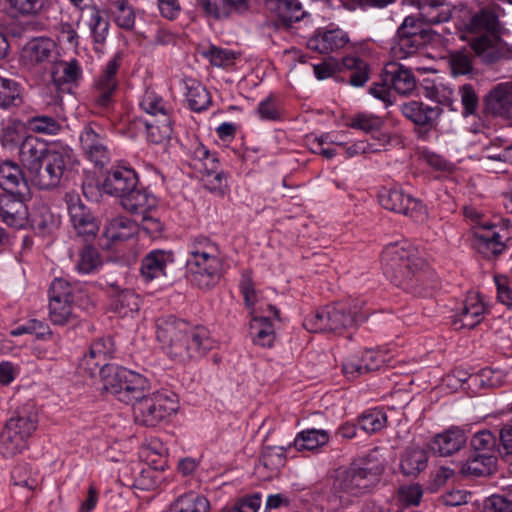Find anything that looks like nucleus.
<instances>
[{
  "mask_svg": "<svg viewBox=\"0 0 512 512\" xmlns=\"http://www.w3.org/2000/svg\"><path fill=\"white\" fill-rule=\"evenodd\" d=\"M0 186L7 193H17V195H26L29 191L21 167L11 160L0 162Z\"/></svg>",
  "mask_w": 512,
  "mask_h": 512,
  "instance_id": "27",
  "label": "nucleus"
},
{
  "mask_svg": "<svg viewBox=\"0 0 512 512\" xmlns=\"http://www.w3.org/2000/svg\"><path fill=\"white\" fill-rule=\"evenodd\" d=\"M350 42L348 34L340 28L317 30L307 41L308 49L328 54L343 49Z\"/></svg>",
  "mask_w": 512,
  "mask_h": 512,
  "instance_id": "22",
  "label": "nucleus"
},
{
  "mask_svg": "<svg viewBox=\"0 0 512 512\" xmlns=\"http://www.w3.org/2000/svg\"><path fill=\"white\" fill-rule=\"evenodd\" d=\"M37 423L38 414L34 404L26 403L14 412L5 425L27 441L36 430Z\"/></svg>",
  "mask_w": 512,
  "mask_h": 512,
  "instance_id": "29",
  "label": "nucleus"
},
{
  "mask_svg": "<svg viewBox=\"0 0 512 512\" xmlns=\"http://www.w3.org/2000/svg\"><path fill=\"white\" fill-rule=\"evenodd\" d=\"M397 31L415 39L423 41L428 39V31L423 27V23L414 16H407Z\"/></svg>",
  "mask_w": 512,
  "mask_h": 512,
  "instance_id": "62",
  "label": "nucleus"
},
{
  "mask_svg": "<svg viewBox=\"0 0 512 512\" xmlns=\"http://www.w3.org/2000/svg\"><path fill=\"white\" fill-rule=\"evenodd\" d=\"M261 465L272 474L279 471L286 464V449L282 446H266L260 458Z\"/></svg>",
  "mask_w": 512,
  "mask_h": 512,
  "instance_id": "46",
  "label": "nucleus"
},
{
  "mask_svg": "<svg viewBox=\"0 0 512 512\" xmlns=\"http://www.w3.org/2000/svg\"><path fill=\"white\" fill-rule=\"evenodd\" d=\"M452 11L451 5H444L420 10V14L426 23L434 25L448 22L452 18Z\"/></svg>",
  "mask_w": 512,
  "mask_h": 512,
  "instance_id": "61",
  "label": "nucleus"
},
{
  "mask_svg": "<svg viewBox=\"0 0 512 512\" xmlns=\"http://www.w3.org/2000/svg\"><path fill=\"white\" fill-rule=\"evenodd\" d=\"M115 15L117 25L123 29L131 30L135 24V13L128 0H108Z\"/></svg>",
  "mask_w": 512,
  "mask_h": 512,
  "instance_id": "47",
  "label": "nucleus"
},
{
  "mask_svg": "<svg viewBox=\"0 0 512 512\" xmlns=\"http://www.w3.org/2000/svg\"><path fill=\"white\" fill-rule=\"evenodd\" d=\"M330 436L327 430L324 429H306L299 432L291 446L295 447L297 451H314L328 444Z\"/></svg>",
  "mask_w": 512,
  "mask_h": 512,
  "instance_id": "36",
  "label": "nucleus"
},
{
  "mask_svg": "<svg viewBox=\"0 0 512 512\" xmlns=\"http://www.w3.org/2000/svg\"><path fill=\"white\" fill-rule=\"evenodd\" d=\"M49 320L64 326L74 323L79 315L75 305V287L63 278H56L49 288Z\"/></svg>",
  "mask_w": 512,
  "mask_h": 512,
  "instance_id": "8",
  "label": "nucleus"
},
{
  "mask_svg": "<svg viewBox=\"0 0 512 512\" xmlns=\"http://www.w3.org/2000/svg\"><path fill=\"white\" fill-rule=\"evenodd\" d=\"M484 111L508 119L512 113V85L498 84L484 97Z\"/></svg>",
  "mask_w": 512,
  "mask_h": 512,
  "instance_id": "26",
  "label": "nucleus"
},
{
  "mask_svg": "<svg viewBox=\"0 0 512 512\" xmlns=\"http://www.w3.org/2000/svg\"><path fill=\"white\" fill-rule=\"evenodd\" d=\"M211 65L216 67H228L232 65L237 57L236 53L230 49L210 45L201 52Z\"/></svg>",
  "mask_w": 512,
  "mask_h": 512,
  "instance_id": "52",
  "label": "nucleus"
},
{
  "mask_svg": "<svg viewBox=\"0 0 512 512\" xmlns=\"http://www.w3.org/2000/svg\"><path fill=\"white\" fill-rule=\"evenodd\" d=\"M138 232V224L127 217H116L109 221L104 236L112 243L127 241Z\"/></svg>",
  "mask_w": 512,
  "mask_h": 512,
  "instance_id": "35",
  "label": "nucleus"
},
{
  "mask_svg": "<svg viewBox=\"0 0 512 512\" xmlns=\"http://www.w3.org/2000/svg\"><path fill=\"white\" fill-rule=\"evenodd\" d=\"M220 249L216 243L205 236L195 237L189 245L186 260V277L200 289L215 286L222 270Z\"/></svg>",
  "mask_w": 512,
  "mask_h": 512,
  "instance_id": "6",
  "label": "nucleus"
},
{
  "mask_svg": "<svg viewBox=\"0 0 512 512\" xmlns=\"http://www.w3.org/2000/svg\"><path fill=\"white\" fill-rule=\"evenodd\" d=\"M186 97L190 108L196 112L205 110L211 102L207 89L198 83L188 88Z\"/></svg>",
  "mask_w": 512,
  "mask_h": 512,
  "instance_id": "56",
  "label": "nucleus"
},
{
  "mask_svg": "<svg viewBox=\"0 0 512 512\" xmlns=\"http://www.w3.org/2000/svg\"><path fill=\"white\" fill-rule=\"evenodd\" d=\"M119 67V58L114 56L108 61L95 83L94 102L100 108H108L113 101V94L118 85L116 75Z\"/></svg>",
  "mask_w": 512,
  "mask_h": 512,
  "instance_id": "19",
  "label": "nucleus"
},
{
  "mask_svg": "<svg viewBox=\"0 0 512 512\" xmlns=\"http://www.w3.org/2000/svg\"><path fill=\"white\" fill-rule=\"evenodd\" d=\"M342 68L350 71L349 83L355 87L363 86L369 79L368 64L356 56H347L341 62L334 58L325 59L319 64L313 65L314 74L317 79L324 80L333 76Z\"/></svg>",
  "mask_w": 512,
  "mask_h": 512,
  "instance_id": "12",
  "label": "nucleus"
},
{
  "mask_svg": "<svg viewBox=\"0 0 512 512\" xmlns=\"http://www.w3.org/2000/svg\"><path fill=\"white\" fill-rule=\"evenodd\" d=\"M11 478L15 486L33 490L38 485L37 472L33 471L29 464H19L11 472Z\"/></svg>",
  "mask_w": 512,
  "mask_h": 512,
  "instance_id": "53",
  "label": "nucleus"
},
{
  "mask_svg": "<svg viewBox=\"0 0 512 512\" xmlns=\"http://www.w3.org/2000/svg\"><path fill=\"white\" fill-rule=\"evenodd\" d=\"M449 65L454 76L469 75L473 72L472 55L467 51H456L449 56Z\"/></svg>",
  "mask_w": 512,
  "mask_h": 512,
  "instance_id": "57",
  "label": "nucleus"
},
{
  "mask_svg": "<svg viewBox=\"0 0 512 512\" xmlns=\"http://www.w3.org/2000/svg\"><path fill=\"white\" fill-rule=\"evenodd\" d=\"M209 500L194 491L178 496L170 505V512H209Z\"/></svg>",
  "mask_w": 512,
  "mask_h": 512,
  "instance_id": "38",
  "label": "nucleus"
},
{
  "mask_svg": "<svg viewBox=\"0 0 512 512\" xmlns=\"http://www.w3.org/2000/svg\"><path fill=\"white\" fill-rule=\"evenodd\" d=\"M501 30L494 7L480 9L464 24L470 47L483 63L493 64L506 57L508 49L501 38Z\"/></svg>",
  "mask_w": 512,
  "mask_h": 512,
  "instance_id": "4",
  "label": "nucleus"
},
{
  "mask_svg": "<svg viewBox=\"0 0 512 512\" xmlns=\"http://www.w3.org/2000/svg\"><path fill=\"white\" fill-rule=\"evenodd\" d=\"M84 155L96 166L103 167L110 161V151L102 128L86 125L79 136Z\"/></svg>",
  "mask_w": 512,
  "mask_h": 512,
  "instance_id": "14",
  "label": "nucleus"
},
{
  "mask_svg": "<svg viewBox=\"0 0 512 512\" xmlns=\"http://www.w3.org/2000/svg\"><path fill=\"white\" fill-rule=\"evenodd\" d=\"M381 80L403 96L411 95L417 87L413 72L398 62H389L384 66Z\"/></svg>",
  "mask_w": 512,
  "mask_h": 512,
  "instance_id": "20",
  "label": "nucleus"
},
{
  "mask_svg": "<svg viewBox=\"0 0 512 512\" xmlns=\"http://www.w3.org/2000/svg\"><path fill=\"white\" fill-rule=\"evenodd\" d=\"M387 423V415L380 409H370L358 417L360 428L366 433H376Z\"/></svg>",
  "mask_w": 512,
  "mask_h": 512,
  "instance_id": "50",
  "label": "nucleus"
},
{
  "mask_svg": "<svg viewBox=\"0 0 512 512\" xmlns=\"http://www.w3.org/2000/svg\"><path fill=\"white\" fill-rule=\"evenodd\" d=\"M190 166L199 174L205 186L211 191H223L227 186V179L216 154L210 151L201 143H198L191 152Z\"/></svg>",
  "mask_w": 512,
  "mask_h": 512,
  "instance_id": "10",
  "label": "nucleus"
},
{
  "mask_svg": "<svg viewBox=\"0 0 512 512\" xmlns=\"http://www.w3.org/2000/svg\"><path fill=\"white\" fill-rule=\"evenodd\" d=\"M68 213L73 228L78 236L85 240L93 239L99 231V222L93 213L78 197H71L68 202Z\"/></svg>",
  "mask_w": 512,
  "mask_h": 512,
  "instance_id": "16",
  "label": "nucleus"
},
{
  "mask_svg": "<svg viewBox=\"0 0 512 512\" xmlns=\"http://www.w3.org/2000/svg\"><path fill=\"white\" fill-rule=\"evenodd\" d=\"M384 274L398 287L421 295L420 286L424 280V259L419 252L406 244L387 245L381 255Z\"/></svg>",
  "mask_w": 512,
  "mask_h": 512,
  "instance_id": "5",
  "label": "nucleus"
},
{
  "mask_svg": "<svg viewBox=\"0 0 512 512\" xmlns=\"http://www.w3.org/2000/svg\"><path fill=\"white\" fill-rule=\"evenodd\" d=\"M0 217L10 227L25 228L30 220L28 208L25 204V195H17V193L1 194Z\"/></svg>",
  "mask_w": 512,
  "mask_h": 512,
  "instance_id": "15",
  "label": "nucleus"
},
{
  "mask_svg": "<svg viewBox=\"0 0 512 512\" xmlns=\"http://www.w3.org/2000/svg\"><path fill=\"white\" fill-rule=\"evenodd\" d=\"M466 443L465 432L460 428L452 427L433 436L428 446L435 455L447 457L460 451Z\"/></svg>",
  "mask_w": 512,
  "mask_h": 512,
  "instance_id": "24",
  "label": "nucleus"
},
{
  "mask_svg": "<svg viewBox=\"0 0 512 512\" xmlns=\"http://www.w3.org/2000/svg\"><path fill=\"white\" fill-rule=\"evenodd\" d=\"M50 149L47 144L35 136L28 135L19 146V161L33 177L34 174L41 168L43 161Z\"/></svg>",
  "mask_w": 512,
  "mask_h": 512,
  "instance_id": "25",
  "label": "nucleus"
},
{
  "mask_svg": "<svg viewBox=\"0 0 512 512\" xmlns=\"http://www.w3.org/2000/svg\"><path fill=\"white\" fill-rule=\"evenodd\" d=\"M378 199L383 208L403 214L415 222H423L427 219L426 206L419 199L404 193L400 188H382L379 191Z\"/></svg>",
  "mask_w": 512,
  "mask_h": 512,
  "instance_id": "11",
  "label": "nucleus"
},
{
  "mask_svg": "<svg viewBox=\"0 0 512 512\" xmlns=\"http://www.w3.org/2000/svg\"><path fill=\"white\" fill-rule=\"evenodd\" d=\"M27 441L6 425L0 433V453L6 457H13L21 453Z\"/></svg>",
  "mask_w": 512,
  "mask_h": 512,
  "instance_id": "44",
  "label": "nucleus"
},
{
  "mask_svg": "<svg viewBox=\"0 0 512 512\" xmlns=\"http://www.w3.org/2000/svg\"><path fill=\"white\" fill-rule=\"evenodd\" d=\"M104 390L120 401L133 405L135 421L146 427H156L168 421L179 409L177 395L157 391L145 395L148 382L142 375L128 369H109L104 374Z\"/></svg>",
  "mask_w": 512,
  "mask_h": 512,
  "instance_id": "1",
  "label": "nucleus"
},
{
  "mask_svg": "<svg viewBox=\"0 0 512 512\" xmlns=\"http://www.w3.org/2000/svg\"><path fill=\"white\" fill-rule=\"evenodd\" d=\"M139 105L146 113L154 116L161 115L163 118H167L171 112L170 105L151 88L145 90Z\"/></svg>",
  "mask_w": 512,
  "mask_h": 512,
  "instance_id": "43",
  "label": "nucleus"
},
{
  "mask_svg": "<svg viewBox=\"0 0 512 512\" xmlns=\"http://www.w3.org/2000/svg\"><path fill=\"white\" fill-rule=\"evenodd\" d=\"M250 328L256 344L262 347L273 345L275 339L274 328L268 316H254Z\"/></svg>",
  "mask_w": 512,
  "mask_h": 512,
  "instance_id": "41",
  "label": "nucleus"
},
{
  "mask_svg": "<svg viewBox=\"0 0 512 512\" xmlns=\"http://www.w3.org/2000/svg\"><path fill=\"white\" fill-rule=\"evenodd\" d=\"M383 466L372 460V455L353 461L341 471L325 494L327 509L339 511L353 499L368 493L378 481Z\"/></svg>",
  "mask_w": 512,
  "mask_h": 512,
  "instance_id": "3",
  "label": "nucleus"
},
{
  "mask_svg": "<svg viewBox=\"0 0 512 512\" xmlns=\"http://www.w3.org/2000/svg\"><path fill=\"white\" fill-rule=\"evenodd\" d=\"M21 103L19 84L8 78L0 77V108L18 106Z\"/></svg>",
  "mask_w": 512,
  "mask_h": 512,
  "instance_id": "51",
  "label": "nucleus"
},
{
  "mask_svg": "<svg viewBox=\"0 0 512 512\" xmlns=\"http://www.w3.org/2000/svg\"><path fill=\"white\" fill-rule=\"evenodd\" d=\"M121 205L125 210L141 215L154 206V199L136 186L121 199Z\"/></svg>",
  "mask_w": 512,
  "mask_h": 512,
  "instance_id": "40",
  "label": "nucleus"
},
{
  "mask_svg": "<svg viewBox=\"0 0 512 512\" xmlns=\"http://www.w3.org/2000/svg\"><path fill=\"white\" fill-rule=\"evenodd\" d=\"M73 153L69 148L50 149L43 165L32 177V181L40 189L48 190L57 187L65 173L72 169Z\"/></svg>",
  "mask_w": 512,
  "mask_h": 512,
  "instance_id": "9",
  "label": "nucleus"
},
{
  "mask_svg": "<svg viewBox=\"0 0 512 512\" xmlns=\"http://www.w3.org/2000/svg\"><path fill=\"white\" fill-rule=\"evenodd\" d=\"M474 238L475 248L488 259L496 258L506 250V232L494 225L478 228L474 232Z\"/></svg>",
  "mask_w": 512,
  "mask_h": 512,
  "instance_id": "17",
  "label": "nucleus"
},
{
  "mask_svg": "<svg viewBox=\"0 0 512 512\" xmlns=\"http://www.w3.org/2000/svg\"><path fill=\"white\" fill-rule=\"evenodd\" d=\"M102 265L101 256L98 250L86 245L79 253L76 269L79 273L89 274L95 272Z\"/></svg>",
  "mask_w": 512,
  "mask_h": 512,
  "instance_id": "48",
  "label": "nucleus"
},
{
  "mask_svg": "<svg viewBox=\"0 0 512 512\" xmlns=\"http://www.w3.org/2000/svg\"><path fill=\"white\" fill-rule=\"evenodd\" d=\"M266 7L277 16L279 26L288 29L305 16L299 0H263Z\"/></svg>",
  "mask_w": 512,
  "mask_h": 512,
  "instance_id": "28",
  "label": "nucleus"
},
{
  "mask_svg": "<svg viewBox=\"0 0 512 512\" xmlns=\"http://www.w3.org/2000/svg\"><path fill=\"white\" fill-rule=\"evenodd\" d=\"M29 223L34 231L45 236L51 234L57 228L59 220L48 208L42 207L30 217Z\"/></svg>",
  "mask_w": 512,
  "mask_h": 512,
  "instance_id": "45",
  "label": "nucleus"
},
{
  "mask_svg": "<svg viewBox=\"0 0 512 512\" xmlns=\"http://www.w3.org/2000/svg\"><path fill=\"white\" fill-rule=\"evenodd\" d=\"M458 95L463 108L462 115L464 117L475 115L479 108V96L475 87L470 83L461 85Z\"/></svg>",
  "mask_w": 512,
  "mask_h": 512,
  "instance_id": "55",
  "label": "nucleus"
},
{
  "mask_svg": "<svg viewBox=\"0 0 512 512\" xmlns=\"http://www.w3.org/2000/svg\"><path fill=\"white\" fill-rule=\"evenodd\" d=\"M30 129L35 133L55 135L61 128L59 122L51 116L37 115L28 121Z\"/></svg>",
  "mask_w": 512,
  "mask_h": 512,
  "instance_id": "58",
  "label": "nucleus"
},
{
  "mask_svg": "<svg viewBox=\"0 0 512 512\" xmlns=\"http://www.w3.org/2000/svg\"><path fill=\"white\" fill-rule=\"evenodd\" d=\"M486 308L477 294L469 295L459 314L456 315L454 323L461 322V328L472 329L478 325L485 314Z\"/></svg>",
  "mask_w": 512,
  "mask_h": 512,
  "instance_id": "33",
  "label": "nucleus"
},
{
  "mask_svg": "<svg viewBox=\"0 0 512 512\" xmlns=\"http://www.w3.org/2000/svg\"><path fill=\"white\" fill-rule=\"evenodd\" d=\"M198 7L206 16L216 20L229 18L232 15L225 0H198Z\"/></svg>",
  "mask_w": 512,
  "mask_h": 512,
  "instance_id": "59",
  "label": "nucleus"
},
{
  "mask_svg": "<svg viewBox=\"0 0 512 512\" xmlns=\"http://www.w3.org/2000/svg\"><path fill=\"white\" fill-rule=\"evenodd\" d=\"M366 319V315L359 312L358 305L353 307L345 302L328 305L304 319L306 330L316 332H341L347 328L358 325Z\"/></svg>",
  "mask_w": 512,
  "mask_h": 512,
  "instance_id": "7",
  "label": "nucleus"
},
{
  "mask_svg": "<svg viewBox=\"0 0 512 512\" xmlns=\"http://www.w3.org/2000/svg\"><path fill=\"white\" fill-rule=\"evenodd\" d=\"M115 343L111 336L96 339L90 346L89 352L84 355L80 367L86 370L91 376L97 371L100 372L102 384L104 385V374L109 369H125L124 367L109 366L107 361L114 357Z\"/></svg>",
  "mask_w": 512,
  "mask_h": 512,
  "instance_id": "13",
  "label": "nucleus"
},
{
  "mask_svg": "<svg viewBox=\"0 0 512 512\" xmlns=\"http://www.w3.org/2000/svg\"><path fill=\"white\" fill-rule=\"evenodd\" d=\"M26 135V128L18 119H8L3 122L0 128V145L4 149L14 150L21 145Z\"/></svg>",
  "mask_w": 512,
  "mask_h": 512,
  "instance_id": "37",
  "label": "nucleus"
},
{
  "mask_svg": "<svg viewBox=\"0 0 512 512\" xmlns=\"http://www.w3.org/2000/svg\"><path fill=\"white\" fill-rule=\"evenodd\" d=\"M428 459V452L423 447H407L400 456V472L406 477L416 478L427 468Z\"/></svg>",
  "mask_w": 512,
  "mask_h": 512,
  "instance_id": "31",
  "label": "nucleus"
},
{
  "mask_svg": "<svg viewBox=\"0 0 512 512\" xmlns=\"http://www.w3.org/2000/svg\"><path fill=\"white\" fill-rule=\"evenodd\" d=\"M387 362L381 351L366 350L361 355L350 356L342 365L345 376L354 379L365 373L380 369Z\"/></svg>",
  "mask_w": 512,
  "mask_h": 512,
  "instance_id": "21",
  "label": "nucleus"
},
{
  "mask_svg": "<svg viewBox=\"0 0 512 512\" xmlns=\"http://www.w3.org/2000/svg\"><path fill=\"white\" fill-rule=\"evenodd\" d=\"M88 12L90 15L88 25L94 41L97 43H102L108 34L109 23L103 16V13L95 6L89 7Z\"/></svg>",
  "mask_w": 512,
  "mask_h": 512,
  "instance_id": "54",
  "label": "nucleus"
},
{
  "mask_svg": "<svg viewBox=\"0 0 512 512\" xmlns=\"http://www.w3.org/2000/svg\"><path fill=\"white\" fill-rule=\"evenodd\" d=\"M156 338L165 354L179 363L197 360L213 348L209 331L203 326H192L175 316L157 318Z\"/></svg>",
  "mask_w": 512,
  "mask_h": 512,
  "instance_id": "2",
  "label": "nucleus"
},
{
  "mask_svg": "<svg viewBox=\"0 0 512 512\" xmlns=\"http://www.w3.org/2000/svg\"><path fill=\"white\" fill-rule=\"evenodd\" d=\"M54 49L53 40L44 37L35 38L24 47L22 58L27 65L35 66L49 61Z\"/></svg>",
  "mask_w": 512,
  "mask_h": 512,
  "instance_id": "32",
  "label": "nucleus"
},
{
  "mask_svg": "<svg viewBox=\"0 0 512 512\" xmlns=\"http://www.w3.org/2000/svg\"><path fill=\"white\" fill-rule=\"evenodd\" d=\"M174 266V254L167 250H152L141 261L140 273L146 282L168 277Z\"/></svg>",
  "mask_w": 512,
  "mask_h": 512,
  "instance_id": "18",
  "label": "nucleus"
},
{
  "mask_svg": "<svg viewBox=\"0 0 512 512\" xmlns=\"http://www.w3.org/2000/svg\"><path fill=\"white\" fill-rule=\"evenodd\" d=\"M426 41L412 38L401 32H396L394 45L391 50L396 57L407 58L414 54Z\"/></svg>",
  "mask_w": 512,
  "mask_h": 512,
  "instance_id": "49",
  "label": "nucleus"
},
{
  "mask_svg": "<svg viewBox=\"0 0 512 512\" xmlns=\"http://www.w3.org/2000/svg\"><path fill=\"white\" fill-rule=\"evenodd\" d=\"M81 76L82 69L75 59L59 63L52 71V80L58 88L65 84L75 83Z\"/></svg>",
  "mask_w": 512,
  "mask_h": 512,
  "instance_id": "42",
  "label": "nucleus"
},
{
  "mask_svg": "<svg viewBox=\"0 0 512 512\" xmlns=\"http://www.w3.org/2000/svg\"><path fill=\"white\" fill-rule=\"evenodd\" d=\"M400 111L405 118L418 126H432L442 113L438 104L429 106L414 100L401 104Z\"/></svg>",
  "mask_w": 512,
  "mask_h": 512,
  "instance_id": "30",
  "label": "nucleus"
},
{
  "mask_svg": "<svg viewBox=\"0 0 512 512\" xmlns=\"http://www.w3.org/2000/svg\"><path fill=\"white\" fill-rule=\"evenodd\" d=\"M497 463L494 455L473 453L461 466V473L470 477H486L493 473Z\"/></svg>",
  "mask_w": 512,
  "mask_h": 512,
  "instance_id": "34",
  "label": "nucleus"
},
{
  "mask_svg": "<svg viewBox=\"0 0 512 512\" xmlns=\"http://www.w3.org/2000/svg\"><path fill=\"white\" fill-rule=\"evenodd\" d=\"M138 184L135 171L131 168L119 166L112 168L103 183L105 193L120 197L121 199Z\"/></svg>",
  "mask_w": 512,
  "mask_h": 512,
  "instance_id": "23",
  "label": "nucleus"
},
{
  "mask_svg": "<svg viewBox=\"0 0 512 512\" xmlns=\"http://www.w3.org/2000/svg\"><path fill=\"white\" fill-rule=\"evenodd\" d=\"M147 136L149 141L155 144L162 143L170 139L172 126L169 116L163 118L162 124H147Z\"/></svg>",
  "mask_w": 512,
  "mask_h": 512,
  "instance_id": "63",
  "label": "nucleus"
},
{
  "mask_svg": "<svg viewBox=\"0 0 512 512\" xmlns=\"http://www.w3.org/2000/svg\"><path fill=\"white\" fill-rule=\"evenodd\" d=\"M350 126L354 129L369 133L381 129L383 121L378 116L360 113L351 119Z\"/></svg>",
  "mask_w": 512,
  "mask_h": 512,
  "instance_id": "64",
  "label": "nucleus"
},
{
  "mask_svg": "<svg viewBox=\"0 0 512 512\" xmlns=\"http://www.w3.org/2000/svg\"><path fill=\"white\" fill-rule=\"evenodd\" d=\"M140 297L131 289L117 291L113 295L111 307L122 317L132 316L140 308Z\"/></svg>",
  "mask_w": 512,
  "mask_h": 512,
  "instance_id": "39",
  "label": "nucleus"
},
{
  "mask_svg": "<svg viewBox=\"0 0 512 512\" xmlns=\"http://www.w3.org/2000/svg\"><path fill=\"white\" fill-rule=\"evenodd\" d=\"M471 446L474 453L494 455L496 438L490 431H480L472 437Z\"/></svg>",
  "mask_w": 512,
  "mask_h": 512,
  "instance_id": "60",
  "label": "nucleus"
}]
</instances>
